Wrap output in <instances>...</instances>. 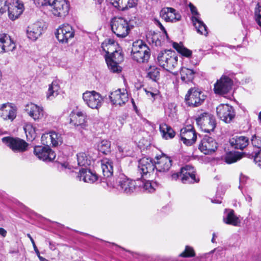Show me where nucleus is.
Segmentation results:
<instances>
[{
    "label": "nucleus",
    "instance_id": "nucleus-1",
    "mask_svg": "<svg viewBox=\"0 0 261 261\" xmlns=\"http://www.w3.org/2000/svg\"><path fill=\"white\" fill-rule=\"evenodd\" d=\"M107 186L116 189L119 192L126 195H131L139 189L140 184H138L137 180L129 178L123 174H120L115 180L108 181Z\"/></svg>",
    "mask_w": 261,
    "mask_h": 261
},
{
    "label": "nucleus",
    "instance_id": "nucleus-2",
    "mask_svg": "<svg viewBox=\"0 0 261 261\" xmlns=\"http://www.w3.org/2000/svg\"><path fill=\"white\" fill-rule=\"evenodd\" d=\"M136 23L132 19L127 21L122 17H114L111 21V30L118 37L125 38Z\"/></svg>",
    "mask_w": 261,
    "mask_h": 261
},
{
    "label": "nucleus",
    "instance_id": "nucleus-3",
    "mask_svg": "<svg viewBox=\"0 0 261 261\" xmlns=\"http://www.w3.org/2000/svg\"><path fill=\"white\" fill-rule=\"evenodd\" d=\"M131 56L138 63H147L150 57V50L142 40H138L133 43Z\"/></svg>",
    "mask_w": 261,
    "mask_h": 261
},
{
    "label": "nucleus",
    "instance_id": "nucleus-4",
    "mask_svg": "<svg viewBox=\"0 0 261 261\" xmlns=\"http://www.w3.org/2000/svg\"><path fill=\"white\" fill-rule=\"evenodd\" d=\"M158 62L160 66L166 70L171 71L178 64V57L174 51L165 50L159 53L158 56ZM174 75L177 74V72H173Z\"/></svg>",
    "mask_w": 261,
    "mask_h": 261
},
{
    "label": "nucleus",
    "instance_id": "nucleus-5",
    "mask_svg": "<svg viewBox=\"0 0 261 261\" xmlns=\"http://www.w3.org/2000/svg\"><path fill=\"white\" fill-rule=\"evenodd\" d=\"M105 60L109 69L112 72L119 73L121 67L119 64L123 61V56L120 49L115 50L110 55H105Z\"/></svg>",
    "mask_w": 261,
    "mask_h": 261
},
{
    "label": "nucleus",
    "instance_id": "nucleus-6",
    "mask_svg": "<svg viewBox=\"0 0 261 261\" xmlns=\"http://www.w3.org/2000/svg\"><path fill=\"white\" fill-rule=\"evenodd\" d=\"M205 98L202 91L196 88H191L186 95L185 100L189 106L197 107L204 102Z\"/></svg>",
    "mask_w": 261,
    "mask_h": 261
},
{
    "label": "nucleus",
    "instance_id": "nucleus-7",
    "mask_svg": "<svg viewBox=\"0 0 261 261\" xmlns=\"http://www.w3.org/2000/svg\"><path fill=\"white\" fill-rule=\"evenodd\" d=\"M196 122L202 131L207 133L213 131L216 125L214 116L207 113L201 114L196 118Z\"/></svg>",
    "mask_w": 261,
    "mask_h": 261
},
{
    "label": "nucleus",
    "instance_id": "nucleus-8",
    "mask_svg": "<svg viewBox=\"0 0 261 261\" xmlns=\"http://www.w3.org/2000/svg\"><path fill=\"white\" fill-rule=\"evenodd\" d=\"M83 99L88 107L92 109H99L103 103L101 95L95 91H87L83 94Z\"/></svg>",
    "mask_w": 261,
    "mask_h": 261
},
{
    "label": "nucleus",
    "instance_id": "nucleus-9",
    "mask_svg": "<svg viewBox=\"0 0 261 261\" xmlns=\"http://www.w3.org/2000/svg\"><path fill=\"white\" fill-rule=\"evenodd\" d=\"M155 168V162L151 159L143 158L139 161L137 173L141 175V178H148L153 173Z\"/></svg>",
    "mask_w": 261,
    "mask_h": 261
},
{
    "label": "nucleus",
    "instance_id": "nucleus-10",
    "mask_svg": "<svg viewBox=\"0 0 261 261\" xmlns=\"http://www.w3.org/2000/svg\"><path fill=\"white\" fill-rule=\"evenodd\" d=\"M189 6L193 15L191 17V20L197 32L201 35L207 36L208 34L207 28L201 20L200 14L197 11L196 8L191 3H190Z\"/></svg>",
    "mask_w": 261,
    "mask_h": 261
},
{
    "label": "nucleus",
    "instance_id": "nucleus-11",
    "mask_svg": "<svg viewBox=\"0 0 261 261\" xmlns=\"http://www.w3.org/2000/svg\"><path fill=\"white\" fill-rule=\"evenodd\" d=\"M46 28L45 24L42 21L32 23L27 27V37L30 40L36 41L42 35Z\"/></svg>",
    "mask_w": 261,
    "mask_h": 261
},
{
    "label": "nucleus",
    "instance_id": "nucleus-12",
    "mask_svg": "<svg viewBox=\"0 0 261 261\" xmlns=\"http://www.w3.org/2000/svg\"><path fill=\"white\" fill-rule=\"evenodd\" d=\"M56 36L58 40L62 43H67L74 36V31L69 24H63L57 30Z\"/></svg>",
    "mask_w": 261,
    "mask_h": 261
},
{
    "label": "nucleus",
    "instance_id": "nucleus-13",
    "mask_svg": "<svg viewBox=\"0 0 261 261\" xmlns=\"http://www.w3.org/2000/svg\"><path fill=\"white\" fill-rule=\"evenodd\" d=\"M53 14L57 17H64L69 13V3L67 0H54L51 3Z\"/></svg>",
    "mask_w": 261,
    "mask_h": 261
},
{
    "label": "nucleus",
    "instance_id": "nucleus-14",
    "mask_svg": "<svg viewBox=\"0 0 261 261\" xmlns=\"http://www.w3.org/2000/svg\"><path fill=\"white\" fill-rule=\"evenodd\" d=\"M109 97L111 103L115 106H122L128 100V93L124 89H118L111 92Z\"/></svg>",
    "mask_w": 261,
    "mask_h": 261
},
{
    "label": "nucleus",
    "instance_id": "nucleus-15",
    "mask_svg": "<svg viewBox=\"0 0 261 261\" xmlns=\"http://www.w3.org/2000/svg\"><path fill=\"white\" fill-rule=\"evenodd\" d=\"M34 153L39 159L45 162L52 161L56 158L55 152L50 148L48 145L45 146H35Z\"/></svg>",
    "mask_w": 261,
    "mask_h": 261
},
{
    "label": "nucleus",
    "instance_id": "nucleus-16",
    "mask_svg": "<svg viewBox=\"0 0 261 261\" xmlns=\"http://www.w3.org/2000/svg\"><path fill=\"white\" fill-rule=\"evenodd\" d=\"M218 116L226 123L230 122L235 116L234 109L227 104H220L216 109Z\"/></svg>",
    "mask_w": 261,
    "mask_h": 261
},
{
    "label": "nucleus",
    "instance_id": "nucleus-17",
    "mask_svg": "<svg viewBox=\"0 0 261 261\" xmlns=\"http://www.w3.org/2000/svg\"><path fill=\"white\" fill-rule=\"evenodd\" d=\"M181 181L184 184H193L199 181L196 176V170L193 166L187 165L180 169Z\"/></svg>",
    "mask_w": 261,
    "mask_h": 261
},
{
    "label": "nucleus",
    "instance_id": "nucleus-18",
    "mask_svg": "<svg viewBox=\"0 0 261 261\" xmlns=\"http://www.w3.org/2000/svg\"><path fill=\"white\" fill-rule=\"evenodd\" d=\"M2 141L15 152H23L27 150L28 146L25 141L18 138L4 137Z\"/></svg>",
    "mask_w": 261,
    "mask_h": 261
},
{
    "label": "nucleus",
    "instance_id": "nucleus-19",
    "mask_svg": "<svg viewBox=\"0 0 261 261\" xmlns=\"http://www.w3.org/2000/svg\"><path fill=\"white\" fill-rule=\"evenodd\" d=\"M218 148V143L212 137L205 135L199 145V148L205 154L214 152Z\"/></svg>",
    "mask_w": 261,
    "mask_h": 261
},
{
    "label": "nucleus",
    "instance_id": "nucleus-20",
    "mask_svg": "<svg viewBox=\"0 0 261 261\" xmlns=\"http://www.w3.org/2000/svg\"><path fill=\"white\" fill-rule=\"evenodd\" d=\"M156 162H155L156 174L159 175V173H165L169 170L172 166L171 158L164 153L155 157Z\"/></svg>",
    "mask_w": 261,
    "mask_h": 261
},
{
    "label": "nucleus",
    "instance_id": "nucleus-21",
    "mask_svg": "<svg viewBox=\"0 0 261 261\" xmlns=\"http://www.w3.org/2000/svg\"><path fill=\"white\" fill-rule=\"evenodd\" d=\"M232 81L228 76L223 75L214 85V91L216 94H225L231 89Z\"/></svg>",
    "mask_w": 261,
    "mask_h": 261
},
{
    "label": "nucleus",
    "instance_id": "nucleus-22",
    "mask_svg": "<svg viewBox=\"0 0 261 261\" xmlns=\"http://www.w3.org/2000/svg\"><path fill=\"white\" fill-rule=\"evenodd\" d=\"M17 115V108L11 103L0 105V116L5 120L13 121Z\"/></svg>",
    "mask_w": 261,
    "mask_h": 261
},
{
    "label": "nucleus",
    "instance_id": "nucleus-23",
    "mask_svg": "<svg viewBox=\"0 0 261 261\" xmlns=\"http://www.w3.org/2000/svg\"><path fill=\"white\" fill-rule=\"evenodd\" d=\"M181 140L187 146L194 144L196 140L197 136L193 126L187 125L180 130Z\"/></svg>",
    "mask_w": 261,
    "mask_h": 261
},
{
    "label": "nucleus",
    "instance_id": "nucleus-24",
    "mask_svg": "<svg viewBox=\"0 0 261 261\" xmlns=\"http://www.w3.org/2000/svg\"><path fill=\"white\" fill-rule=\"evenodd\" d=\"M86 114L82 111L72 112L70 114V124L76 127L79 130L86 129L87 126L86 119Z\"/></svg>",
    "mask_w": 261,
    "mask_h": 261
},
{
    "label": "nucleus",
    "instance_id": "nucleus-25",
    "mask_svg": "<svg viewBox=\"0 0 261 261\" xmlns=\"http://www.w3.org/2000/svg\"><path fill=\"white\" fill-rule=\"evenodd\" d=\"M24 110L35 121L39 120L44 116V112L43 107L32 102L27 104Z\"/></svg>",
    "mask_w": 261,
    "mask_h": 261
},
{
    "label": "nucleus",
    "instance_id": "nucleus-26",
    "mask_svg": "<svg viewBox=\"0 0 261 261\" xmlns=\"http://www.w3.org/2000/svg\"><path fill=\"white\" fill-rule=\"evenodd\" d=\"M15 48V43L9 35L5 33L0 34V53L12 51Z\"/></svg>",
    "mask_w": 261,
    "mask_h": 261
},
{
    "label": "nucleus",
    "instance_id": "nucleus-27",
    "mask_svg": "<svg viewBox=\"0 0 261 261\" xmlns=\"http://www.w3.org/2000/svg\"><path fill=\"white\" fill-rule=\"evenodd\" d=\"M223 221L226 224L235 227L240 226L241 223L239 217L235 214L234 210L228 208L224 210Z\"/></svg>",
    "mask_w": 261,
    "mask_h": 261
},
{
    "label": "nucleus",
    "instance_id": "nucleus-28",
    "mask_svg": "<svg viewBox=\"0 0 261 261\" xmlns=\"http://www.w3.org/2000/svg\"><path fill=\"white\" fill-rule=\"evenodd\" d=\"M160 15L166 22H176L181 19V15L176 13V10L172 8H164L161 12Z\"/></svg>",
    "mask_w": 261,
    "mask_h": 261
},
{
    "label": "nucleus",
    "instance_id": "nucleus-29",
    "mask_svg": "<svg viewBox=\"0 0 261 261\" xmlns=\"http://www.w3.org/2000/svg\"><path fill=\"white\" fill-rule=\"evenodd\" d=\"M77 177L80 180L91 184L94 182L98 179V176L96 173L87 168L80 169Z\"/></svg>",
    "mask_w": 261,
    "mask_h": 261
},
{
    "label": "nucleus",
    "instance_id": "nucleus-30",
    "mask_svg": "<svg viewBox=\"0 0 261 261\" xmlns=\"http://www.w3.org/2000/svg\"><path fill=\"white\" fill-rule=\"evenodd\" d=\"M101 168L103 175L106 178V182L108 181H111V178L113 173V162L108 159H104L101 161Z\"/></svg>",
    "mask_w": 261,
    "mask_h": 261
},
{
    "label": "nucleus",
    "instance_id": "nucleus-31",
    "mask_svg": "<svg viewBox=\"0 0 261 261\" xmlns=\"http://www.w3.org/2000/svg\"><path fill=\"white\" fill-rule=\"evenodd\" d=\"M231 146L234 149L243 150L249 144V139L245 136H236L229 140Z\"/></svg>",
    "mask_w": 261,
    "mask_h": 261
},
{
    "label": "nucleus",
    "instance_id": "nucleus-32",
    "mask_svg": "<svg viewBox=\"0 0 261 261\" xmlns=\"http://www.w3.org/2000/svg\"><path fill=\"white\" fill-rule=\"evenodd\" d=\"M110 3L115 8L124 10L133 8L137 5V0H109Z\"/></svg>",
    "mask_w": 261,
    "mask_h": 261
},
{
    "label": "nucleus",
    "instance_id": "nucleus-33",
    "mask_svg": "<svg viewBox=\"0 0 261 261\" xmlns=\"http://www.w3.org/2000/svg\"><path fill=\"white\" fill-rule=\"evenodd\" d=\"M44 138L50 140V145H51L53 147L58 146L61 145L63 142V138L61 134L56 132H51L46 135L42 136V141H44Z\"/></svg>",
    "mask_w": 261,
    "mask_h": 261
},
{
    "label": "nucleus",
    "instance_id": "nucleus-34",
    "mask_svg": "<svg viewBox=\"0 0 261 261\" xmlns=\"http://www.w3.org/2000/svg\"><path fill=\"white\" fill-rule=\"evenodd\" d=\"M59 83V81L54 80L51 84L49 85L46 94L47 99L52 100L59 94L60 90Z\"/></svg>",
    "mask_w": 261,
    "mask_h": 261
},
{
    "label": "nucleus",
    "instance_id": "nucleus-35",
    "mask_svg": "<svg viewBox=\"0 0 261 261\" xmlns=\"http://www.w3.org/2000/svg\"><path fill=\"white\" fill-rule=\"evenodd\" d=\"M138 184L141 185L139 189L149 193L154 192L157 187L155 182L150 180H140V178H138Z\"/></svg>",
    "mask_w": 261,
    "mask_h": 261
},
{
    "label": "nucleus",
    "instance_id": "nucleus-36",
    "mask_svg": "<svg viewBox=\"0 0 261 261\" xmlns=\"http://www.w3.org/2000/svg\"><path fill=\"white\" fill-rule=\"evenodd\" d=\"M159 129L162 137L165 139H172L175 136V132L172 127L165 123L160 124Z\"/></svg>",
    "mask_w": 261,
    "mask_h": 261
},
{
    "label": "nucleus",
    "instance_id": "nucleus-37",
    "mask_svg": "<svg viewBox=\"0 0 261 261\" xmlns=\"http://www.w3.org/2000/svg\"><path fill=\"white\" fill-rule=\"evenodd\" d=\"M195 73L193 70L186 67H182L180 71L181 79L185 83L192 82L195 77Z\"/></svg>",
    "mask_w": 261,
    "mask_h": 261
},
{
    "label": "nucleus",
    "instance_id": "nucleus-38",
    "mask_svg": "<svg viewBox=\"0 0 261 261\" xmlns=\"http://www.w3.org/2000/svg\"><path fill=\"white\" fill-rule=\"evenodd\" d=\"M76 156L79 166L87 167L91 163L92 158L86 152H79L77 154Z\"/></svg>",
    "mask_w": 261,
    "mask_h": 261
},
{
    "label": "nucleus",
    "instance_id": "nucleus-39",
    "mask_svg": "<svg viewBox=\"0 0 261 261\" xmlns=\"http://www.w3.org/2000/svg\"><path fill=\"white\" fill-rule=\"evenodd\" d=\"M102 50L106 53L105 55H110L115 50L119 49L118 44L113 40H109L108 42L105 41L101 44Z\"/></svg>",
    "mask_w": 261,
    "mask_h": 261
},
{
    "label": "nucleus",
    "instance_id": "nucleus-40",
    "mask_svg": "<svg viewBox=\"0 0 261 261\" xmlns=\"http://www.w3.org/2000/svg\"><path fill=\"white\" fill-rule=\"evenodd\" d=\"M243 156V153L239 152H229L225 156V161L227 164H232L240 160Z\"/></svg>",
    "mask_w": 261,
    "mask_h": 261
},
{
    "label": "nucleus",
    "instance_id": "nucleus-41",
    "mask_svg": "<svg viewBox=\"0 0 261 261\" xmlns=\"http://www.w3.org/2000/svg\"><path fill=\"white\" fill-rule=\"evenodd\" d=\"M22 7V4H19L17 7H15L12 9L8 6L7 11H8L9 18L12 20L17 19L23 12Z\"/></svg>",
    "mask_w": 261,
    "mask_h": 261
},
{
    "label": "nucleus",
    "instance_id": "nucleus-42",
    "mask_svg": "<svg viewBox=\"0 0 261 261\" xmlns=\"http://www.w3.org/2000/svg\"><path fill=\"white\" fill-rule=\"evenodd\" d=\"M173 47L182 56L190 58L192 56V51L185 47L181 43H177L174 42Z\"/></svg>",
    "mask_w": 261,
    "mask_h": 261
},
{
    "label": "nucleus",
    "instance_id": "nucleus-43",
    "mask_svg": "<svg viewBox=\"0 0 261 261\" xmlns=\"http://www.w3.org/2000/svg\"><path fill=\"white\" fill-rule=\"evenodd\" d=\"M147 77L156 82L160 78V69L155 66H150L147 70Z\"/></svg>",
    "mask_w": 261,
    "mask_h": 261
},
{
    "label": "nucleus",
    "instance_id": "nucleus-44",
    "mask_svg": "<svg viewBox=\"0 0 261 261\" xmlns=\"http://www.w3.org/2000/svg\"><path fill=\"white\" fill-rule=\"evenodd\" d=\"M98 150L103 154H108L111 152V142L107 140H102L97 145Z\"/></svg>",
    "mask_w": 261,
    "mask_h": 261
},
{
    "label": "nucleus",
    "instance_id": "nucleus-45",
    "mask_svg": "<svg viewBox=\"0 0 261 261\" xmlns=\"http://www.w3.org/2000/svg\"><path fill=\"white\" fill-rule=\"evenodd\" d=\"M145 91L148 97L151 96L152 98L153 101L156 99H160L161 97L160 92L158 89H151V90H148L145 89Z\"/></svg>",
    "mask_w": 261,
    "mask_h": 261
},
{
    "label": "nucleus",
    "instance_id": "nucleus-46",
    "mask_svg": "<svg viewBox=\"0 0 261 261\" xmlns=\"http://www.w3.org/2000/svg\"><path fill=\"white\" fill-rule=\"evenodd\" d=\"M195 255V253L193 248L189 246H186L185 251L179 254V256L182 257H194Z\"/></svg>",
    "mask_w": 261,
    "mask_h": 261
},
{
    "label": "nucleus",
    "instance_id": "nucleus-47",
    "mask_svg": "<svg viewBox=\"0 0 261 261\" xmlns=\"http://www.w3.org/2000/svg\"><path fill=\"white\" fill-rule=\"evenodd\" d=\"M251 142L253 147L261 148V137L254 135L252 136Z\"/></svg>",
    "mask_w": 261,
    "mask_h": 261
},
{
    "label": "nucleus",
    "instance_id": "nucleus-48",
    "mask_svg": "<svg viewBox=\"0 0 261 261\" xmlns=\"http://www.w3.org/2000/svg\"><path fill=\"white\" fill-rule=\"evenodd\" d=\"M255 19L257 23L261 27V6L257 4L254 11Z\"/></svg>",
    "mask_w": 261,
    "mask_h": 261
},
{
    "label": "nucleus",
    "instance_id": "nucleus-49",
    "mask_svg": "<svg viewBox=\"0 0 261 261\" xmlns=\"http://www.w3.org/2000/svg\"><path fill=\"white\" fill-rule=\"evenodd\" d=\"M27 236L30 239L31 241L33 244L34 251H35V253H36L37 255L39 257L40 260V261H47V260L45 258L40 256L39 251L38 250L37 247H36L35 242H34V240L33 239V238H32V237L31 236V235L30 234H28Z\"/></svg>",
    "mask_w": 261,
    "mask_h": 261
},
{
    "label": "nucleus",
    "instance_id": "nucleus-50",
    "mask_svg": "<svg viewBox=\"0 0 261 261\" xmlns=\"http://www.w3.org/2000/svg\"><path fill=\"white\" fill-rule=\"evenodd\" d=\"M34 3L37 7L51 5L50 0H33Z\"/></svg>",
    "mask_w": 261,
    "mask_h": 261
},
{
    "label": "nucleus",
    "instance_id": "nucleus-51",
    "mask_svg": "<svg viewBox=\"0 0 261 261\" xmlns=\"http://www.w3.org/2000/svg\"><path fill=\"white\" fill-rule=\"evenodd\" d=\"M7 0H0V17L8 9Z\"/></svg>",
    "mask_w": 261,
    "mask_h": 261
},
{
    "label": "nucleus",
    "instance_id": "nucleus-52",
    "mask_svg": "<svg viewBox=\"0 0 261 261\" xmlns=\"http://www.w3.org/2000/svg\"><path fill=\"white\" fill-rule=\"evenodd\" d=\"M58 168L60 171H65L67 170H70L71 169V166L67 162L63 163H59L58 165Z\"/></svg>",
    "mask_w": 261,
    "mask_h": 261
},
{
    "label": "nucleus",
    "instance_id": "nucleus-53",
    "mask_svg": "<svg viewBox=\"0 0 261 261\" xmlns=\"http://www.w3.org/2000/svg\"><path fill=\"white\" fill-rule=\"evenodd\" d=\"M254 161L257 166L261 168V149L255 153L254 155Z\"/></svg>",
    "mask_w": 261,
    "mask_h": 261
},
{
    "label": "nucleus",
    "instance_id": "nucleus-54",
    "mask_svg": "<svg viewBox=\"0 0 261 261\" xmlns=\"http://www.w3.org/2000/svg\"><path fill=\"white\" fill-rule=\"evenodd\" d=\"M181 176L182 175L180 173V171L176 173H174L171 175V178L173 180H177L179 178L181 179Z\"/></svg>",
    "mask_w": 261,
    "mask_h": 261
},
{
    "label": "nucleus",
    "instance_id": "nucleus-55",
    "mask_svg": "<svg viewBox=\"0 0 261 261\" xmlns=\"http://www.w3.org/2000/svg\"><path fill=\"white\" fill-rule=\"evenodd\" d=\"M156 22H157V24L158 25V26L159 27V28H160V29L166 34H167V32L166 31V29L164 27V26L162 24V23L159 21H156Z\"/></svg>",
    "mask_w": 261,
    "mask_h": 261
},
{
    "label": "nucleus",
    "instance_id": "nucleus-56",
    "mask_svg": "<svg viewBox=\"0 0 261 261\" xmlns=\"http://www.w3.org/2000/svg\"><path fill=\"white\" fill-rule=\"evenodd\" d=\"M30 135H31V139H34L35 138V133L34 129L31 130V132H29Z\"/></svg>",
    "mask_w": 261,
    "mask_h": 261
},
{
    "label": "nucleus",
    "instance_id": "nucleus-57",
    "mask_svg": "<svg viewBox=\"0 0 261 261\" xmlns=\"http://www.w3.org/2000/svg\"><path fill=\"white\" fill-rule=\"evenodd\" d=\"M7 233V231L5 229L3 228H0V234L3 237H5Z\"/></svg>",
    "mask_w": 261,
    "mask_h": 261
},
{
    "label": "nucleus",
    "instance_id": "nucleus-58",
    "mask_svg": "<svg viewBox=\"0 0 261 261\" xmlns=\"http://www.w3.org/2000/svg\"><path fill=\"white\" fill-rule=\"evenodd\" d=\"M245 199H246V200L249 203H250L252 201V197L249 195H247L245 196Z\"/></svg>",
    "mask_w": 261,
    "mask_h": 261
},
{
    "label": "nucleus",
    "instance_id": "nucleus-59",
    "mask_svg": "<svg viewBox=\"0 0 261 261\" xmlns=\"http://www.w3.org/2000/svg\"><path fill=\"white\" fill-rule=\"evenodd\" d=\"M212 202H213V203H221V201L218 199H212Z\"/></svg>",
    "mask_w": 261,
    "mask_h": 261
},
{
    "label": "nucleus",
    "instance_id": "nucleus-60",
    "mask_svg": "<svg viewBox=\"0 0 261 261\" xmlns=\"http://www.w3.org/2000/svg\"><path fill=\"white\" fill-rule=\"evenodd\" d=\"M94 1H95V4L100 5L105 0H94Z\"/></svg>",
    "mask_w": 261,
    "mask_h": 261
},
{
    "label": "nucleus",
    "instance_id": "nucleus-61",
    "mask_svg": "<svg viewBox=\"0 0 261 261\" xmlns=\"http://www.w3.org/2000/svg\"><path fill=\"white\" fill-rule=\"evenodd\" d=\"M118 150L120 153L123 152V149L121 146H118Z\"/></svg>",
    "mask_w": 261,
    "mask_h": 261
},
{
    "label": "nucleus",
    "instance_id": "nucleus-62",
    "mask_svg": "<svg viewBox=\"0 0 261 261\" xmlns=\"http://www.w3.org/2000/svg\"><path fill=\"white\" fill-rule=\"evenodd\" d=\"M258 117V120L259 121V122L261 123V111L259 113Z\"/></svg>",
    "mask_w": 261,
    "mask_h": 261
},
{
    "label": "nucleus",
    "instance_id": "nucleus-63",
    "mask_svg": "<svg viewBox=\"0 0 261 261\" xmlns=\"http://www.w3.org/2000/svg\"><path fill=\"white\" fill-rule=\"evenodd\" d=\"M256 260L257 261H261V254L257 256Z\"/></svg>",
    "mask_w": 261,
    "mask_h": 261
},
{
    "label": "nucleus",
    "instance_id": "nucleus-64",
    "mask_svg": "<svg viewBox=\"0 0 261 261\" xmlns=\"http://www.w3.org/2000/svg\"><path fill=\"white\" fill-rule=\"evenodd\" d=\"M212 242L213 243H214L215 242V238L213 237L212 239Z\"/></svg>",
    "mask_w": 261,
    "mask_h": 261
}]
</instances>
